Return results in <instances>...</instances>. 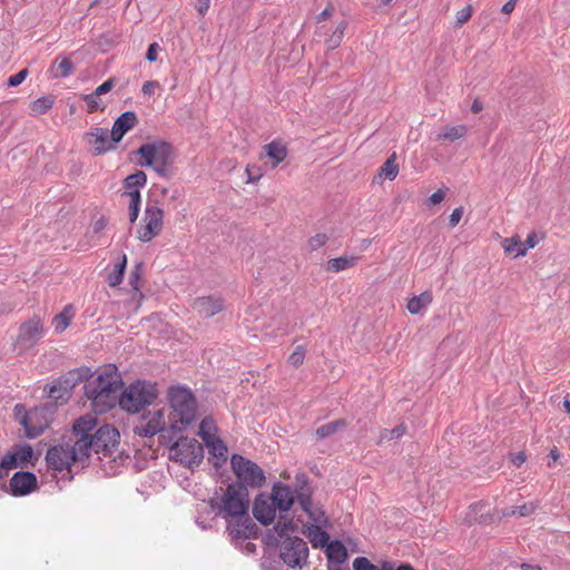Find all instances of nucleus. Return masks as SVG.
<instances>
[{"instance_id":"f257e3e1","label":"nucleus","mask_w":570,"mask_h":570,"mask_svg":"<svg viewBox=\"0 0 570 570\" xmlns=\"http://www.w3.org/2000/svg\"><path fill=\"white\" fill-rule=\"evenodd\" d=\"M234 539L248 538L255 524L248 517L249 495L244 484H229L217 505Z\"/></svg>"},{"instance_id":"f03ea898","label":"nucleus","mask_w":570,"mask_h":570,"mask_svg":"<svg viewBox=\"0 0 570 570\" xmlns=\"http://www.w3.org/2000/svg\"><path fill=\"white\" fill-rule=\"evenodd\" d=\"M122 380L116 365L100 367L85 384V395L96 413H106L119 404Z\"/></svg>"},{"instance_id":"7ed1b4c3","label":"nucleus","mask_w":570,"mask_h":570,"mask_svg":"<svg viewBox=\"0 0 570 570\" xmlns=\"http://www.w3.org/2000/svg\"><path fill=\"white\" fill-rule=\"evenodd\" d=\"M295 531V524L292 519L279 515L273 532L274 539L279 541V557L285 564L295 569L303 568L307 563L308 547L299 537H291L289 533Z\"/></svg>"},{"instance_id":"20e7f679","label":"nucleus","mask_w":570,"mask_h":570,"mask_svg":"<svg viewBox=\"0 0 570 570\" xmlns=\"http://www.w3.org/2000/svg\"><path fill=\"white\" fill-rule=\"evenodd\" d=\"M168 430L179 433L187 429L196 420L197 402L193 392L185 386H171L168 389Z\"/></svg>"},{"instance_id":"39448f33","label":"nucleus","mask_w":570,"mask_h":570,"mask_svg":"<svg viewBox=\"0 0 570 570\" xmlns=\"http://www.w3.org/2000/svg\"><path fill=\"white\" fill-rule=\"evenodd\" d=\"M140 156L138 165L141 167H153L161 177H168V168L174 161L173 146L164 140H157L141 145L137 151Z\"/></svg>"},{"instance_id":"423d86ee","label":"nucleus","mask_w":570,"mask_h":570,"mask_svg":"<svg viewBox=\"0 0 570 570\" xmlns=\"http://www.w3.org/2000/svg\"><path fill=\"white\" fill-rule=\"evenodd\" d=\"M16 421L24 430L28 439H36L41 435L52 421V407L48 405L36 406L27 410L23 404H16L13 407Z\"/></svg>"},{"instance_id":"0eeeda50","label":"nucleus","mask_w":570,"mask_h":570,"mask_svg":"<svg viewBox=\"0 0 570 570\" xmlns=\"http://www.w3.org/2000/svg\"><path fill=\"white\" fill-rule=\"evenodd\" d=\"M119 432L111 425L105 424L97 429L92 435H83L82 439H77L82 452H86V460L89 459L92 452L97 454H110L111 451L118 445Z\"/></svg>"},{"instance_id":"6e6552de","label":"nucleus","mask_w":570,"mask_h":570,"mask_svg":"<svg viewBox=\"0 0 570 570\" xmlns=\"http://www.w3.org/2000/svg\"><path fill=\"white\" fill-rule=\"evenodd\" d=\"M157 397L156 386L148 382L137 381L121 392L119 405L129 413H138L150 405Z\"/></svg>"},{"instance_id":"1a4fd4ad","label":"nucleus","mask_w":570,"mask_h":570,"mask_svg":"<svg viewBox=\"0 0 570 570\" xmlns=\"http://www.w3.org/2000/svg\"><path fill=\"white\" fill-rule=\"evenodd\" d=\"M46 461L49 468L55 471H70L73 463H85L86 452H82L77 440L72 444L62 443L51 446L46 454Z\"/></svg>"},{"instance_id":"9d476101","label":"nucleus","mask_w":570,"mask_h":570,"mask_svg":"<svg viewBox=\"0 0 570 570\" xmlns=\"http://www.w3.org/2000/svg\"><path fill=\"white\" fill-rule=\"evenodd\" d=\"M233 473L237 478L234 484H244L247 488H261L265 482V474L262 468L255 462L240 454H233L230 458Z\"/></svg>"},{"instance_id":"9b49d317","label":"nucleus","mask_w":570,"mask_h":570,"mask_svg":"<svg viewBox=\"0 0 570 570\" xmlns=\"http://www.w3.org/2000/svg\"><path fill=\"white\" fill-rule=\"evenodd\" d=\"M46 330L43 321L39 316H33L22 322L18 330L17 338L13 343L19 354L33 348L45 336Z\"/></svg>"},{"instance_id":"f8f14e48","label":"nucleus","mask_w":570,"mask_h":570,"mask_svg":"<svg viewBox=\"0 0 570 570\" xmlns=\"http://www.w3.org/2000/svg\"><path fill=\"white\" fill-rule=\"evenodd\" d=\"M170 455L185 466H198L204 458L203 445L196 439L180 438L171 448Z\"/></svg>"},{"instance_id":"ddd939ff","label":"nucleus","mask_w":570,"mask_h":570,"mask_svg":"<svg viewBox=\"0 0 570 570\" xmlns=\"http://www.w3.org/2000/svg\"><path fill=\"white\" fill-rule=\"evenodd\" d=\"M144 226L138 229V238L144 242H150L158 236L163 229L164 212L155 205H147L144 213Z\"/></svg>"},{"instance_id":"4468645a","label":"nucleus","mask_w":570,"mask_h":570,"mask_svg":"<svg viewBox=\"0 0 570 570\" xmlns=\"http://www.w3.org/2000/svg\"><path fill=\"white\" fill-rule=\"evenodd\" d=\"M168 421L165 420V411L163 409L150 411L144 414L139 423L135 426V434L142 438H151L157 433H164Z\"/></svg>"},{"instance_id":"2eb2a0df","label":"nucleus","mask_w":570,"mask_h":570,"mask_svg":"<svg viewBox=\"0 0 570 570\" xmlns=\"http://www.w3.org/2000/svg\"><path fill=\"white\" fill-rule=\"evenodd\" d=\"M85 141L91 147L95 156L102 155L116 148L108 129L96 127L85 135Z\"/></svg>"},{"instance_id":"dca6fc26","label":"nucleus","mask_w":570,"mask_h":570,"mask_svg":"<svg viewBox=\"0 0 570 570\" xmlns=\"http://www.w3.org/2000/svg\"><path fill=\"white\" fill-rule=\"evenodd\" d=\"M37 476L32 472H16L9 481L10 493L14 497H23L37 489Z\"/></svg>"},{"instance_id":"f3484780","label":"nucleus","mask_w":570,"mask_h":570,"mask_svg":"<svg viewBox=\"0 0 570 570\" xmlns=\"http://www.w3.org/2000/svg\"><path fill=\"white\" fill-rule=\"evenodd\" d=\"M79 375L69 373L68 376L60 377L49 386L48 396L56 402H66L70 396V391L79 381Z\"/></svg>"},{"instance_id":"a211bd4d","label":"nucleus","mask_w":570,"mask_h":570,"mask_svg":"<svg viewBox=\"0 0 570 570\" xmlns=\"http://www.w3.org/2000/svg\"><path fill=\"white\" fill-rule=\"evenodd\" d=\"M276 505L265 495L259 494L254 502L253 514L255 519L264 525H268L275 520Z\"/></svg>"},{"instance_id":"6ab92c4d","label":"nucleus","mask_w":570,"mask_h":570,"mask_svg":"<svg viewBox=\"0 0 570 570\" xmlns=\"http://www.w3.org/2000/svg\"><path fill=\"white\" fill-rule=\"evenodd\" d=\"M33 458V449L29 444H19L13 448V451L3 455V465L7 470H12L19 464L23 465L31 462Z\"/></svg>"},{"instance_id":"aec40b11","label":"nucleus","mask_w":570,"mask_h":570,"mask_svg":"<svg viewBox=\"0 0 570 570\" xmlns=\"http://www.w3.org/2000/svg\"><path fill=\"white\" fill-rule=\"evenodd\" d=\"M268 498L281 513L289 511L294 503V493L291 488L279 482L274 484Z\"/></svg>"},{"instance_id":"412c9836","label":"nucleus","mask_w":570,"mask_h":570,"mask_svg":"<svg viewBox=\"0 0 570 570\" xmlns=\"http://www.w3.org/2000/svg\"><path fill=\"white\" fill-rule=\"evenodd\" d=\"M138 122L137 115L134 111H126L121 114L114 122L111 129V140L119 142L122 137L132 129Z\"/></svg>"},{"instance_id":"4be33fe9","label":"nucleus","mask_w":570,"mask_h":570,"mask_svg":"<svg viewBox=\"0 0 570 570\" xmlns=\"http://www.w3.org/2000/svg\"><path fill=\"white\" fill-rule=\"evenodd\" d=\"M193 308L203 317H212L223 309V301L218 297H198L193 303Z\"/></svg>"},{"instance_id":"5701e85b","label":"nucleus","mask_w":570,"mask_h":570,"mask_svg":"<svg viewBox=\"0 0 570 570\" xmlns=\"http://www.w3.org/2000/svg\"><path fill=\"white\" fill-rule=\"evenodd\" d=\"M97 425L98 421L91 414L79 417L72 426L71 441L73 442L77 439H82L83 435H92L94 433H91V431L97 430Z\"/></svg>"},{"instance_id":"b1692460","label":"nucleus","mask_w":570,"mask_h":570,"mask_svg":"<svg viewBox=\"0 0 570 570\" xmlns=\"http://www.w3.org/2000/svg\"><path fill=\"white\" fill-rule=\"evenodd\" d=\"M326 557L330 566H337L341 567V564L346 560L347 558V551L345 546L338 541H332L328 542L326 546Z\"/></svg>"},{"instance_id":"393cba45","label":"nucleus","mask_w":570,"mask_h":570,"mask_svg":"<svg viewBox=\"0 0 570 570\" xmlns=\"http://www.w3.org/2000/svg\"><path fill=\"white\" fill-rule=\"evenodd\" d=\"M209 454L215 459L214 466L219 468L227 461V446L222 439L215 436L205 442Z\"/></svg>"},{"instance_id":"a878e982","label":"nucleus","mask_w":570,"mask_h":570,"mask_svg":"<svg viewBox=\"0 0 570 570\" xmlns=\"http://www.w3.org/2000/svg\"><path fill=\"white\" fill-rule=\"evenodd\" d=\"M147 183V176L144 171L137 170L135 174H131L126 177L124 181L125 193L124 196L132 199L134 193H140L139 188L144 187Z\"/></svg>"},{"instance_id":"bb28decb","label":"nucleus","mask_w":570,"mask_h":570,"mask_svg":"<svg viewBox=\"0 0 570 570\" xmlns=\"http://www.w3.org/2000/svg\"><path fill=\"white\" fill-rule=\"evenodd\" d=\"M433 301V295L430 291H424L420 295L413 296L407 302V311L413 314L422 313Z\"/></svg>"},{"instance_id":"cd10ccee","label":"nucleus","mask_w":570,"mask_h":570,"mask_svg":"<svg viewBox=\"0 0 570 570\" xmlns=\"http://www.w3.org/2000/svg\"><path fill=\"white\" fill-rule=\"evenodd\" d=\"M266 156L273 160V168L277 167L287 156V149L277 141H272L264 146Z\"/></svg>"},{"instance_id":"c85d7f7f","label":"nucleus","mask_w":570,"mask_h":570,"mask_svg":"<svg viewBox=\"0 0 570 570\" xmlns=\"http://www.w3.org/2000/svg\"><path fill=\"white\" fill-rule=\"evenodd\" d=\"M357 256H341L327 261L326 269L334 273H338L341 271L354 267L357 264Z\"/></svg>"},{"instance_id":"c756f323","label":"nucleus","mask_w":570,"mask_h":570,"mask_svg":"<svg viewBox=\"0 0 570 570\" xmlns=\"http://www.w3.org/2000/svg\"><path fill=\"white\" fill-rule=\"evenodd\" d=\"M306 535L314 548H324L330 542L328 533L318 525L309 527Z\"/></svg>"},{"instance_id":"7c9ffc66","label":"nucleus","mask_w":570,"mask_h":570,"mask_svg":"<svg viewBox=\"0 0 570 570\" xmlns=\"http://www.w3.org/2000/svg\"><path fill=\"white\" fill-rule=\"evenodd\" d=\"M502 247L507 254L514 257L524 256L528 252V247L524 246L519 237L504 238Z\"/></svg>"},{"instance_id":"2f4dec72","label":"nucleus","mask_w":570,"mask_h":570,"mask_svg":"<svg viewBox=\"0 0 570 570\" xmlns=\"http://www.w3.org/2000/svg\"><path fill=\"white\" fill-rule=\"evenodd\" d=\"M347 425V422L346 420L344 419H338V420H335V421H332V422H328L326 424H323L321 425L320 428L316 429V435L320 438V439H326L333 434H335L336 432H338L340 430L346 428Z\"/></svg>"},{"instance_id":"473e14b6","label":"nucleus","mask_w":570,"mask_h":570,"mask_svg":"<svg viewBox=\"0 0 570 570\" xmlns=\"http://www.w3.org/2000/svg\"><path fill=\"white\" fill-rule=\"evenodd\" d=\"M127 266V256L122 254L121 259L115 265L114 269L108 274L107 282L111 287L118 286L124 279Z\"/></svg>"},{"instance_id":"72a5a7b5","label":"nucleus","mask_w":570,"mask_h":570,"mask_svg":"<svg viewBox=\"0 0 570 570\" xmlns=\"http://www.w3.org/2000/svg\"><path fill=\"white\" fill-rule=\"evenodd\" d=\"M396 154L393 153L381 166L379 175L389 180H394L399 175V164L396 163Z\"/></svg>"},{"instance_id":"f704fd0d","label":"nucleus","mask_w":570,"mask_h":570,"mask_svg":"<svg viewBox=\"0 0 570 570\" xmlns=\"http://www.w3.org/2000/svg\"><path fill=\"white\" fill-rule=\"evenodd\" d=\"M55 104V97L51 95L40 97L30 104L32 115L40 116L49 111Z\"/></svg>"},{"instance_id":"c9c22d12","label":"nucleus","mask_w":570,"mask_h":570,"mask_svg":"<svg viewBox=\"0 0 570 570\" xmlns=\"http://www.w3.org/2000/svg\"><path fill=\"white\" fill-rule=\"evenodd\" d=\"M468 132L465 125H458L452 127H445L441 134L438 135V139L454 141L462 138Z\"/></svg>"},{"instance_id":"e433bc0d","label":"nucleus","mask_w":570,"mask_h":570,"mask_svg":"<svg viewBox=\"0 0 570 570\" xmlns=\"http://www.w3.org/2000/svg\"><path fill=\"white\" fill-rule=\"evenodd\" d=\"M51 70L55 71L53 78H66L73 71V65L69 58H63L61 61H58L57 58Z\"/></svg>"},{"instance_id":"4c0bfd02","label":"nucleus","mask_w":570,"mask_h":570,"mask_svg":"<svg viewBox=\"0 0 570 570\" xmlns=\"http://www.w3.org/2000/svg\"><path fill=\"white\" fill-rule=\"evenodd\" d=\"M405 432H406V428H405L404 424H399V425H396L395 428H393L391 430L383 429L380 432V438H379L377 444L381 445L385 441H391V440L400 439L401 436H403L405 434Z\"/></svg>"},{"instance_id":"58836bf2","label":"nucleus","mask_w":570,"mask_h":570,"mask_svg":"<svg viewBox=\"0 0 570 570\" xmlns=\"http://www.w3.org/2000/svg\"><path fill=\"white\" fill-rule=\"evenodd\" d=\"M199 435L204 442L217 436L215 421L212 417H204L199 424Z\"/></svg>"},{"instance_id":"ea45409f","label":"nucleus","mask_w":570,"mask_h":570,"mask_svg":"<svg viewBox=\"0 0 570 570\" xmlns=\"http://www.w3.org/2000/svg\"><path fill=\"white\" fill-rule=\"evenodd\" d=\"M297 501L302 508V510L304 512H306L311 518H313L315 521H320L318 518H315L311 511V504H312V499H311V494L308 492V490H305L303 487L301 488V490L297 492Z\"/></svg>"},{"instance_id":"a19ab883","label":"nucleus","mask_w":570,"mask_h":570,"mask_svg":"<svg viewBox=\"0 0 570 570\" xmlns=\"http://www.w3.org/2000/svg\"><path fill=\"white\" fill-rule=\"evenodd\" d=\"M82 99H83V101L87 105V110H88L89 114H92V112H95L97 110L104 111L105 108H106V106L101 101L100 97L95 96L94 92L85 95L82 97Z\"/></svg>"},{"instance_id":"79ce46f5","label":"nucleus","mask_w":570,"mask_h":570,"mask_svg":"<svg viewBox=\"0 0 570 570\" xmlns=\"http://www.w3.org/2000/svg\"><path fill=\"white\" fill-rule=\"evenodd\" d=\"M140 203H141L140 193H134L132 199H129V203H128L129 220L131 224H134L139 216Z\"/></svg>"},{"instance_id":"37998d69","label":"nucleus","mask_w":570,"mask_h":570,"mask_svg":"<svg viewBox=\"0 0 570 570\" xmlns=\"http://www.w3.org/2000/svg\"><path fill=\"white\" fill-rule=\"evenodd\" d=\"M305 355H306V350L304 346L302 345H298L295 347V350L292 352V354L288 356V364L294 366V367H299L304 360H305Z\"/></svg>"},{"instance_id":"c03bdc74","label":"nucleus","mask_w":570,"mask_h":570,"mask_svg":"<svg viewBox=\"0 0 570 570\" xmlns=\"http://www.w3.org/2000/svg\"><path fill=\"white\" fill-rule=\"evenodd\" d=\"M67 313L68 307H66L65 311L61 312L60 314L56 315L53 324L57 333L63 332L69 326L70 316Z\"/></svg>"},{"instance_id":"a18cd8bd","label":"nucleus","mask_w":570,"mask_h":570,"mask_svg":"<svg viewBox=\"0 0 570 570\" xmlns=\"http://www.w3.org/2000/svg\"><path fill=\"white\" fill-rule=\"evenodd\" d=\"M353 569L354 570H380L379 567L373 564L367 558L365 557H357L353 561Z\"/></svg>"},{"instance_id":"49530a36","label":"nucleus","mask_w":570,"mask_h":570,"mask_svg":"<svg viewBox=\"0 0 570 570\" xmlns=\"http://www.w3.org/2000/svg\"><path fill=\"white\" fill-rule=\"evenodd\" d=\"M141 281V264H137L129 274V285L135 289L139 291Z\"/></svg>"},{"instance_id":"de8ad7c7","label":"nucleus","mask_w":570,"mask_h":570,"mask_svg":"<svg viewBox=\"0 0 570 570\" xmlns=\"http://www.w3.org/2000/svg\"><path fill=\"white\" fill-rule=\"evenodd\" d=\"M327 240H328V237L326 234H317V235L313 236L312 238H309L308 246H309L311 250H316V249L321 248L322 246H324Z\"/></svg>"},{"instance_id":"09e8293b","label":"nucleus","mask_w":570,"mask_h":570,"mask_svg":"<svg viewBox=\"0 0 570 570\" xmlns=\"http://www.w3.org/2000/svg\"><path fill=\"white\" fill-rule=\"evenodd\" d=\"M115 83H116V79L114 77L107 79L105 82H102L100 86H98L94 94L95 96H102L105 94H108L109 91L112 90V88L115 87Z\"/></svg>"},{"instance_id":"8fccbe9b","label":"nucleus","mask_w":570,"mask_h":570,"mask_svg":"<svg viewBox=\"0 0 570 570\" xmlns=\"http://www.w3.org/2000/svg\"><path fill=\"white\" fill-rule=\"evenodd\" d=\"M27 76H28V70L27 69L20 70L19 72H17V73H14V75L9 77L8 86H10V87L19 86L20 83L23 82V80L27 78Z\"/></svg>"},{"instance_id":"3c124183","label":"nucleus","mask_w":570,"mask_h":570,"mask_svg":"<svg viewBox=\"0 0 570 570\" xmlns=\"http://www.w3.org/2000/svg\"><path fill=\"white\" fill-rule=\"evenodd\" d=\"M246 174H247V183H255L262 177L261 169L256 166H247Z\"/></svg>"},{"instance_id":"603ef678","label":"nucleus","mask_w":570,"mask_h":570,"mask_svg":"<svg viewBox=\"0 0 570 570\" xmlns=\"http://www.w3.org/2000/svg\"><path fill=\"white\" fill-rule=\"evenodd\" d=\"M471 14H472V8H471V6H466L465 8L461 9L456 12V22L459 24H463L464 22H466L470 19Z\"/></svg>"},{"instance_id":"864d4df0","label":"nucleus","mask_w":570,"mask_h":570,"mask_svg":"<svg viewBox=\"0 0 570 570\" xmlns=\"http://www.w3.org/2000/svg\"><path fill=\"white\" fill-rule=\"evenodd\" d=\"M160 50V46L157 42H153L149 45L148 50L146 52V59L149 62H154L157 60L158 52Z\"/></svg>"},{"instance_id":"5fc2aeb1","label":"nucleus","mask_w":570,"mask_h":570,"mask_svg":"<svg viewBox=\"0 0 570 570\" xmlns=\"http://www.w3.org/2000/svg\"><path fill=\"white\" fill-rule=\"evenodd\" d=\"M537 509L534 503H525L523 505L518 507V514L520 517H527L532 514Z\"/></svg>"},{"instance_id":"6e6d98bb","label":"nucleus","mask_w":570,"mask_h":570,"mask_svg":"<svg viewBox=\"0 0 570 570\" xmlns=\"http://www.w3.org/2000/svg\"><path fill=\"white\" fill-rule=\"evenodd\" d=\"M462 215H463V208L462 207L455 208L452 212V214L450 215V219H449L450 226L455 227L459 224V222L461 220Z\"/></svg>"},{"instance_id":"4d7b16f0","label":"nucleus","mask_w":570,"mask_h":570,"mask_svg":"<svg viewBox=\"0 0 570 570\" xmlns=\"http://www.w3.org/2000/svg\"><path fill=\"white\" fill-rule=\"evenodd\" d=\"M158 87L157 81L148 80L142 85L141 91L146 96H151L155 92V89Z\"/></svg>"},{"instance_id":"13d9d810","label":"nucleus","mask_w":570,"mask_h":570,"mask_svg":"<svg viewBox=\"0 0 570 570\" xmlns=\"http://www.w3.org/2000/svg\"><path fill=\"white\" fill-rule=\"evenodd\" d=\"M445 198V193L442 189H438L434 191L430 198L429 202L433 205L440 204Z\"/></svg>"},{"instance_id":"bf43d9fd","label":"nucleus","mask_w":570,"mask_h":570,"mask_svg":"<svg viewBox=\"0 0 570 570\" xmlns=\"http://www.w3.org/2000/svg\"><path fill=\"white\" fill-rule=\"evenodd\" d=\"M538 243H539V239H538L537 234L535 233H530L523 244L529 249V248L535 247Z\"/></svg>"},{"instance_id":"052dcab7","label":"nucleus","mask_w":570,"mask_h":570,"mask_svg":"<svg viewBox=\"0 0 570 570\" xmlns=\"http://www.w3.org/2000/svg\"><path fill=\"white\" fill-rule=\"evenodd\" d=\"M333 7L331 4H328L317 17H316V20L317 22H321V21H324L326 20L328 17L332 16L333 13Z\"/></svg>"},{"instance_id":"680f3d73","label":"nucleus","mask_w":570,"mask_h":570,"mask_svg":"<svg viewBox=\"0 0 570 570\" xmlns=\"http://www.w3.org/2000/svg\"><path fill=\"white\" fill-rule=\"evenodd\" d=\"M517 1H518V0H509L508 2H505V3L503 4V7H502V10H501V11H502L504 14H509V13H511V12L514 10V8H515Z\"/></svg>"},{"instance_id":"e2e57ef3","label":"nucleus","mask_w":570,"mask_h":570,"mask_svg":"<svg viewBox=\"0 0 570 570\" xmlns=\"http://www.w3.org/2000/svg\"><path fill=\"white\" fill-rule=\"evenodd\" d=\"M196 8L200 14H204L209 8V0H198Z\"/></svg>"},{"instance_id":"0e129e2a","label":"nucleus","mask_w":570,"mask_h":570,"mask_svg":"<svg viewBox=\"0 0 570 570\" xmlns=\"http://www.w3.org/2000/svg\"><path fill=\"white\" fill-rule=\"evenodd\" d=\"M512 462L515 466H521L525 462V455L523 452H519L512 459Z\"/></svg>"},{"instance_id":"69168bd1","label":"nucleus","mask_w":570,"mask_h":570,"mask_svg":"<svg viewBox=\"0 0 570 570\" xmlns=\"http://www.w3.org/2000/svg\"><path fill=\"white\" fill-rule=\"evenodd\" d=\"M471 110L474 112V114H478L482 110V104L479 101V100H474L472 106H471Z\"/></svg>"},{"instance_id":"338daca9","label":"nucleus","mask_w":570,"mask_h":570,"mask_svg":"<svg viewBox=\"0 0 570 570\" xmlns=\"http://www.w3.org/2000/svg\"><path fill=\"white\" fill-rule=\"evenodd\" d=\"M562 407L566 413L570 414V400L568 397H564Z\"/></svg>"},{"instance_id":"774afa93","label":"nucleus","mask_w":570,"mask_h":570,"mask_svg":"<svg viewBox=\"0 0 570 570\" xmlns=\"http://www.w3.org/2000/svg\"><path fill=\"white\" fill-rule=\"evenodd\" d=\"M380 570H394V566L391 562L385 561L382 563Z\"/></svg>"}]
</instances>
